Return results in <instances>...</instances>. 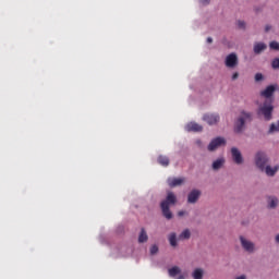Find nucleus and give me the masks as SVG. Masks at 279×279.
I'll return each instance as SVG.
<instances>
[{
	"mask_svg": "<svg viewBox=\"0 0 279 279\" xmlns=\"http://www.w3.org/2000/svg\"><path fill=\"white\" fill-rule=\"evenodd\" d=\"M226 65L229 69H234L239 65V59L238 56L235 53H230L227 58H226Z\"/></svg>",
	"mask_w": 279,
	"mask_h": 279,
	"instance_id": "nucleus-6",
	"label": "nucleus"
},
{
	"mask_svg": "<svg viewBox=\"0 0 279 279\" xmlns=\"http://www.w3.org/2000/svg\"><path fill=\"white\" fill-rule=\"evenodd\" d=\"M203 277H204V270L202 268H196L193 271V278L194 279H203Z\"/></svg>",
	"mask_w": 279,
	"mask_h": 279,
	"instance_id": "nucleus-19",
	"label": "nucleus"
},
{
	"mask_svg": "<svg viewBox=\"0 0 279 279\" xmlns=\"http://www.w3.org/2000/svg\"><path fill=\"white\" fill-rule=\"evenodd\" d=\"M207 44H209V45L213 44V38L211 37L207 38Z\"/></svg>",
	"mask_w": 279,
	"mask_h": 279,
	"instance_id": "nucleus-34",
	"label": "nucleus"
},
{
	"mask_svg": "<svg viewBox=\"0 0 279 279\" xmlns=\"http://www.w3.org/2000/svg\"><path fill=\"white\" fill-rule=\"evenodd\" d=\"M184 183V178H169L168 184L170 187L181 186Z\"/></svg>",
	"mask_w": 279,
	"mask_h": 279,
	"instance_id": "nucleus-11",
	"label": "nucleus"
},
{
	"mask_svg": "<svg viewBox=\"0 0 279 279\" xmlns=\"http://www.w3.org/2000/svg\"><path fill=\"white\" fill-rule=\"evenodd\" d=\"M186 131L187 132H202L203 126L196 122H191L186 125Z\"/></svg>",
	"mask_w": 279,
	"mask_h": 279,
	"instance_id": "nucleus-13",
	"label": "nucleus"
},
{
	"mask_svg": "<svg viewBox=\"0 0 279 279\" xmlns=\"http://www.w3.org/2000/svg\"><path fill=\"white\" fill-rule=\"evenodd\" d=\"M231 154H232V158H233V160L236 165H242L243 163L242 154L236 147L231 148Z\"/></svg>",
	"mask_w": 279,
	"mask_h": 279,
	"instance_id": "nucleus-8",
	"label": "nucleus"
},
{
	"mask_svg": "<svg viewBox=\"0 0 279 279\" xmlns=\"http://www.w3.org/2000/svg\"><path fill=\"white\" fill-rule=\"evenodd\" d=\"M169 242L172 247H177L178 243H177V233L175 232L170 233Z\"/></svg>",
	"mask_w": 279,
	"mask_h": 279,
	"instance_id": "nucleus-22",
	"label": "nucleus"
},
{
	"mask_svg": "<svg viewBox=\"0 0 279 279\" xmlns=\"http://www.w3.org/2000/svg\"><path fill=\"white\" fill-rule=\"evenodd\" d=\"M236 279H246V277L244 275L238 277Z\"/></svg>",
	"mask_w": 279,
	"mask_h": 279,
	"instance_id": "nucleus-35",
	"label": "nucleus"
},
{
	"mask_svg": "<svg viewBox=\"0 0 279 279\" xmlns=\"http://www.w3.org/2000/svg\"><path fill=\"white\" fill-rule=\"evenodd\" d=\"M223 165H225V159L223 158H219V159L214 161L213 169L215 171H217V170L221 169Z\"/></svg>",
	"mask_w": 279,
	"mask_h": 279,
	"instance_id": "nucleus-16",
	"label": "nucleus"
},
{
	"mask_svg": "<svg viewBox=\"0 0 279 279\" xmlns=\"http://www.w3.org/2000/svg\"><path fill=\"white\" fill-rule=\"evenodd\" d=\"M276 92L275 85H269L265 90L262 92V96L266 98V100H274L272 95Z\"/></svg>",
	"mask_w": 279,
	"mask_h": 279,
	"instance_id": "nucleus-10",
	"label": "nucleus"
},
{
	"mask_svg": "<svg viewBox=\"0 0 279 279\" xmlns=\"http://www.w3.org/2000/svg\"><path fill=\"white\" fill-rule=\"evenodd\" d=\"M199 196H201V191L199 190H193L189 194L187 202L190 204H195L198 201Z\"/></svg>",
	"mask_w": 279,
	"mask_h": 279,
	"instance_id": "nucleus-12",
	"label": "nucleus"
},
{
	"mask_svg": "<svg viewBox=\"0 0 279 279\" xmlns=\"http://www.w3.org/2000/svg\"><path fill=\"white\" fill-rule=\"evenodd\" d=\"M263 78H264V76H263L262 73H257L256 76H255L256 82H260V81H263Z\"/></svg>",
	"mask_w": 279,
	"mask_h": 279,
	"instance_id": "nucleus-29",
	"label": "nucleus"
},
{
	"mask_svg": "<svg viewBox=\"0 0 279 279\" xmlns=\"http://www.w3.org/2000/svg\"><path fill=\"white\" fill-rule=\"evenodd\" d=\"M270 29H271V26L270 25H266V27H265L266 33H269Z\"/></svg>",
	"mask_w": 279,
	"mask_h": 279,
	"instance_id": "nucleus-32",
	"label": "nucleus"
},
{
	"mask_svg": "<svg viewBox=\"0 0 279 279\" xmlns=\"http://www.w3.org/2000/svg\"><path fill=\"white\" fill-rule=\"evenodd\" d=\"M148 241L147 232L144 228H142L141 233L138 235V243H146Z\"/></svg>",
	"mask_w": 279,
	"mask_h": 279,
	"instance_id": "nucleus-17",
	"label": "nucleus"
},
{
	"mask_svg": "<svg viewBox=\"0 0 279 279\" xmlns=\"http://www.w3.org/2000/svg\"><path fill=\"white\" fill-rule=\"evenodd\" d=\"M158 163L161 165L162 167H168L170 163V160L167 156L160 155L158 157Z\"/></svg>",
	"mask_w": 279,
	"mask_h": 279,
	"instance_id": "nucleus-18",
	"label": "nucleus"
},
{
	"mask_svg": "<svg viewBox=\"0 0 279 279\" xmlns=\"http://www.w3.org/2000/svg\"><path fill=\"white\" fill-rule=\"evenodd\" d=\"M272 68L275 70H279V58L272 60Z\"/></svg>",
	"mask_w": 279,
	"mask_h": 279,
	"instance_id": "nucleus-27",
	"label": "nucleus"
},
{
	"mask_svg": "<svg viewBox=\"0 0 279 279\" xmlns=\"http://www.w3.org/2000/svg\"><path fill=\"white\" fill-rule=\"evenodd\" d=\"M197 144L201 145V144H202V141L198 140V141H197Z\"/></svg>",
	"mask_w": 279,
	"mask_h": 279,
	"instance_id": "nucleus-38",
	"label": "nucleus"
},
{
	"mask_svg": "<svg viewBox=\"0 0 279 279\" xmlns=\"http://www.w3.org/2000/svg\"><path fill=\"white\" fill-rule=\"evenodd\" d=\"M178 279H184V276H183V275H180V276L178 277Z\"/></svg>",
	"mask_w": 279,
	"mask_h": 279,
	"instance_id": "nucleus-37",
	"label": "nucleus"
},
{
	"mask_svg": "<svg viewBox=\"0 0 279 279\" xmlns=\"http://www.w3.org/2000/svg\"><path fill=\"white\" fill-rule=\"evenodd\" d=\"M190 238H191L190 229L183 230L182 233L179 235V240H189Z\"/></svg>",
	"mask_w": 279,
	"mask_h": 279,
	"instance_id": "nucleus-21",
	"label": "nucleus"
},
{
	"mask_svg": "<svg viewBox=\"0 0 279 279\" xmlns=\"http://www.w3.org/2000/svg\"><path fill=\"white\" fill-rule=\"evenodd\" d=\"M275 132H279V121L278 124L272 123L269 130V133H275Z\"/></svg>",
	"mask_w": 279,
	"mask_h": 279,
	"instance_id": "nucleus-24",
	"label": "nucleus"
},
{
	"mask_svg": "<svg viewBox=\"0 0 279 279\" xmlns=\"http://www.w3.org/2000/svg\"><path fill=\"white\" fill-rule=\"evenodd\" d=\"M225 145H226V140L223 137L218 136L210 142V144L208 145V150L213 153V151H216L219 147Z\"/></svg>",
	"mask_w": 279,
	"mask_h": 279,
	"instance_id": "nucleus-5",
	"label": "nucleus"
},
{
	"mask_svg": "<svg viewBox=\"0 0 279 279\" xmlns=\"http://www.w3.org/2000/svg\"><path fill=\"white\" fill-rule=\"evenodd\" d=\"M269 46H270L271 50L279 51V43L278 41H271Z\"/></svg>",
	"mask_w": 279,
	"mask_h": 279,
	"instance_id": "nucleus-25",
	"label": "nucleus"
},
{
	"mask_svg": "<svg viewBox=\"0 0 279 279\" xmlns=\"http://www.w3.org/2000/svg\"><path fill=\"white\" fill-rule=\"evenodd\" d=\"M274 112V99H266L263 105H260L257 113L259 117H264L266 121H270L272 119Z\"/></svg>",
	"mask_w": 279,
	"mask_h": 279,
	"instance_id": "nucleus-3",
	"label": "nucleus"
},
{
	"mask_svg": "<svg viewBox=\"0 0 279 279\" xmlns=\"http://www.w3.org/2000/svg\"><path fill=\"white\" fill-rule=\"evenodd\" d=\"M177 203V196L173 192H169L167 198L161 202V210L162 215L168 219H172V213L170 210V205H174Z\"/></svg>",
	"mask_w": 279,
	"mask_h": 279,
	"instance_id": "nucleus-2",
	"label": "nucleus"
},
{
	"mask_svg": "<svg viewBox=\"0 0 279 279\" xmlns=\"http://www.w3.org/2000/svg\"><path fill=\"white\" fill-rule=\"evenodd\" d=\"M238 26H239L240 29H245L246 24H245L244 21H238Z\"/></svg>",
	"mask_w": 279,
	"mask_h": 279,
	"instance_id": "nucleus-28",
	"label": "nucleus"
},
{
	"mask_svg": "<svg viewBox=\"0 0 279 279\" xmlns=\"http://www.w3.org/2000/svg\"><path fill=\"white\" fill-rule=\"evenodd\" d=\"M255 162H256V166H257L262 171H264V170H265V166H266V163L268 162V157H267V155H266L264 151H258V153L256 154Z\"/></svg>",
	"mask_w": 279,
	"mask_h": 279,
	"instance_id": "nucleus-4",
	"label": "nucleus"
},
{
	"mask_svg": "<svg viewBox=\"0 0 279 279\" xmlns=\"http://www.w3.org/2000/svg\"><path fill=\"white\" fill-rule=\"evenodd\" d=\"M276 242L279 243V233H278V235L276 236Z\"/></svg>",
	"mask_w": 279,
	"mask_h": 279,
	"instance_id": "nucleus-36",
	"label": "nucleus"
},
{
	"mask_svg": "<svg viewBox=\"0 0 279 279\" xmlns=\"http://www.w3.org/2000/svg\"><path fill=\"white\" fill-rule=\"evenodd\" d=\"M203 120L209 125H215L219 122L220 117L217 113H206Z\"/></svg>",
	"mask_w": 279,
	"mask_h": 279,
	"instance_id": "nucleus-7",
	"label": "nucleus"
},
{
	"mask_svg": "<svg viewBox=\"0 0 279 279\" xmlns=\"http://www.w3.org/2000/svg\"><path fill=\"white\" fill-rule=\"evenodd\" d=\"M267 49V45L265 43H256L254 46V53L260 54Z\"/></svg>",
	"mask_w": 279,
	"mask_h": 279,
	"instance_id": "nucleus-14",
	"label": "nucleus"
},
{
	"mask_svg": "<svg viewBox=\"0 0 279 279\" xmlns=\"http://www.w3.org/2000/svg\"><path fill=\"white\" fill-rule=\"evenodd\" d=\"M252 121L253 113L250 111L242 110L234 124L235 133H242L245 129V123H251Z\"/></svg>",
	"mask_w": 279,
	"mask_h": 279,
	"instance_id": "nucleus-1",
	"label": "nucleus"
},
{
	"mask_svg": "<svg viewBox=\"0 0 279 279\" xmlns=\"http://www.w3.org/2000/svg\"><path fill=\"white\" fill-rule=\"evenodd\" d=\"M240 240H241V243H242L243 248H244L246 252H248V253H253V252H254L255 245H254L253 242L246 240L244 236H241Z\"/></svg>",
	"mask_w": 279,
	"mask_h": 279,
	"instance_id": "nucleus-9",
	"label": "nucleus"
},
{
	"mask_svg": "<svg viewBox=\"0 0 279 279\" xmlns=\"http://www.w3.org/2000/svg\"><path fill=\"white\" fill-rule=\"evenodd\" d=\"M264 171H266L268 177H275V174L279 171V166H275L274 168L266 166Z\"/></svg>",
	"mask_w": 279,
	"mask_h": 279,
	"instance_id": "nucleus-15",
	"label": "nucleus"
},
{
	"mask_svg": "<svg viewBox=\"0 0 279 279\" xmlns=\"http://www.w3.org/2000/svg\"><path fill=\"white\" fill-rule=\"evenodd\" d=\"M158 251H159V247L156 244L151 245V247H150L151 255H156L158 253Z\"/></svg>",
	"mask_w": 279,
	"mask_h": 279,
	"instance_id": "nucleus-26",
	"label": "nucleus"
},
{
	"mask_svg": "<svg viewBox=\"0 0 279 279\" xmlns=\"http://www.w3.org/2000/svg\"><path fill=\"white\" fill-rule=\"evenodd\" d=\"M180 272H181V269L179 266H173L169 269L170 277H175V276L180 275Z\"/></svg>",
	"mask_w": 279,
	"mask_h": 279,
	"instance_id": "nucleus-20",
	"label": "nucleus"
},
{
	"mask_svg": "<svg viewBox=\"0 0 279 279\" xmlns=\"http://www.w3.org/2000/svg\"><path fill=\"white\" fill-rule=\"evenodd\" d=\"M279 204V199L275 196L269 197V206L270 208H276Z\"/></svg>",
	"mask_w": 279,
	"mask_h": 279,
	"instance_id": "nucleus-23",
	"label": "nucleus"
},
{
	"mask_svg": "<svg viewBox=\"0 0 279 279\" xmlns=\"http://www.w3.org/2000/svg\"><path fill=\"white\" fill-rule=\"evenodd\" d=\"M178 215H179V217H183V216L185 215V211H184V210H180V211L178 213Z\"/></svg>",
	"mask_w": 279,
	"mask_h": 279,
	"instance_id": "nucleus-33",
	"label": "nucleus"
},
{
	"mask_svg": "<svg viewBox=\"0 0 279 279\" xmlns=\"http://www.w3.org/2000/svg\"><path fill=\"white\" fill-rule=\"evenodd\" d=\"M201 3L204 4V5L209 4L210 0H201Z\"/></svg>",
	"mask_w": 279,
	"mask_h": 279,
	"instance_id": "nucleus-31",
	"label": "nucleus"
},
{
	"mask_svg": "<svg viewBox=\"0 0 279 279\" xmlns=\"http://www.w3.org/2000/svg\"><path fill=\"white\" fill-rule=\"evenodd\" d=\"M239 78V73L235 72L233 75H232V81H236Z\"/></svg>",
	"mask_w": 279,
	"mask_h": 279,
	"instance_id": "nucleus-30",
	"label": "nucleus"
}]
</instances>
